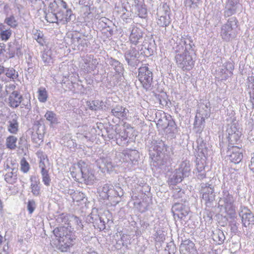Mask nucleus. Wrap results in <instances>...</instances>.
<instances>
[{"label":"nucleus","mask_w":254,"mask_h":254,"mask_svg":"<svg viewBox=\"0 0 254 254\" xmlns=\"http://www.w3.org/2000/svg\"><path fill=\"white\" fill-rule=\"evenodd\" d=\"M19 146L18 147L19 148H20L22 147H26L27 145V141L26 139L23 136L20 137L19 142H18Z\"/></svg>","instance_id":"nucleus-60"},{"label":"nucleus","mask_w":254,"mask_h":254,"mask_svg":"<svg viewBox=\"0 0 254 254\" xmlns=\"http://www.w3.org/2000/svg\"><path fill=\"white\" fill-rule=\"evenodd\" d=\"M184 177H188L190 173V164L188 160L183 161L179 166V167L176 169Z\"/></svg>","instance_id":"nucleus-28"},{"label":"nucleus","mask_w":254,"mask_h":254,"mask_svg":"<svg viewBox=\"0 0 254 254\" xmlns=\"http://www.w3.org/2000/svg\"><path fill=\"white\" fill-rule=\"evenodd\" d=\"M226 71L230 74H232V71L234 69V65L233 63L228 62L224 63L223 65Z\"/></svg>","instance_id":"nucleus-55"},{"label":"nucleus","mask_w":254,"mask_h":254,"mask_svg":"<svg viewBox=\"0 0 254 254\" xmlns=\"http://www.w3.org/2000/svg\"><path fill=\"white\" fill-rule=\"evenodd\" d=\"M139 53L135 47L130 48L125 52L124 57L129 66L136 67L139 63Z\"/></svg>","instance_id":"nucleus-13"},{"label":"nucleus","mask_w":254,"mask_h":254,"mask_svg":"<svg viewBox=\"0 0 254 254\" xmlns=\"http://www.w3.org/2000/svg\"><path fill=\"white\" fill-rule=\"evenodd\" d=\"M239 215L241 217L243 225L245 227L254 224V214L248 207L241 206Z\"/></svg>","instance_id":"nucleus-14"},{"label":"nucleus","mask_w":254,"mask_h":254,"mask_svg":"<svg viewBox=\"0 0 254 254\" xmlns=\"http://www.w3.org/2000/svg\"><path fill=\"white\" fill-rule=\"evenodd\" d=\"M37 154L40 158V161H44L47 158V156L42 151H38Z\"/></svg>","instance_id":"nucleus-63"},{"label":"nucleus","mask_w":254,"mask_h":254,"mask_svg":"<svg viewBox=\"0 0 254 254\" xmlns=\"http://www.w3.org/2000/svg\"><path fill=\"white\" fill-rule=\"evenodd\" d=\"M127 136H128L127 134L126 133V132L125 131L121 132L119 134V137L118 138V139L121 138V142H117V143L119 144V145H122V141H126V140L127 139Z\"/></svg>","instance_id":"nucleus-59"},{"label":"nucleus","mask_w":254,"mask_h":254,"mask_svg":"<svg viewBox=\"0 0 254 254\" xmlns=\"http://www.w3.org/2000/svg\"><path fill=\"white\" fill-rule=\"evenodd\" d=\"M42 59L45 65L53 63L52 51L51 50H45L42 54Z\"/></svg>","instance_id":"nucleus-33"},{"label":"nucleus","mask_w":254,"mask_h":254,"mask_svg":"<svg viewBox=\"0 0 254 254\" xmlns=\"http://www.w3.org/2000/svg\"><path fill=\"white\" fill-rule=\"evenodd\" d=\"M229 152L230 154L228 156L231 162L236 164L241 161L243 157L242 149L237 146H233Z\"/></svg>","instance_id":"nucleus-17"},{"label":"nucleus","mask_w":254,"mask_h":254,"mask_svg":"<svg viewBox=\"0 0 254 254\" xmlns=\"http://www.w3.org/2000/svg\"><path fill=\"white\" fill-rule=\"evenodd\" d=\"M133 205L141 213H143L147 210V206L146 204L139 200L134 201L133 202Z\"/></svg>","instance_id":"nucleus-49"},{"label":"nucleus","mask_w":254,"mask_h":254,"mask_svg":"<svg viewBox=\"0 0 254 254\" xmlns=\"http://www.w3.org/2000/svg\"><path fill=\"white\" fill-rule=\"evenodd\" d=\"M207 119L206 118H203V116H198V118L196 119L195 122L194 123V126L195 127H197L198 129L196 131V133H198L200 131H202V129L204 127V123L205 120Z\"/></svg>","instance_id":"nucleus-38"},{"label":"nucleus","mask_w":254,"mask_h":254,"mask_svg":"<svg viewBox=\"0 0 254 254\" xmlns=\"http://www.w3.org/2000/svg\"><path fill=\"white\" fill-rule=\"evenodd\" d=\"M108 62L109 64L113 67L116 74H117L119 77H121L124 75L125 69L123 64L121 63L113 58L109 59L108 60Z\"/></svg>","instance_id":"nucleus-24"},{"label":"nucleus","mask_w":254,"mask_h":254,"mask_svg":"<svg viewBox=\"0 0 254 254\" xmlns=\"http://www.w3.org/2000/svg\"><path fill=\"white\" fill-rule=\"evenodd\" d=\"M18 117L16 114L10 115L7 122L8 131L12 134H16L18 131L19 124L18 122Z\"/></svg>","instance_id":"nucleus-21"},{"label":"nucleus","mask_w":254,"mask_h":254,"mask_svg":"<svg viewBox=\"0 0 254 254\" xmlns=\"http://www.w3.org/2000/svg\"><path fill=\"white\" fill-rule=\"evenodd\" d=\"M173 48L178 67L183 70H191L194 66L196 57L195 46L191 37L182 36Z\"/></svg>","instance_id":"nucleus-1"},{"label":"nucleus","mask_w":254,"mask_h":254,"mask_svg":"<svg viewBox=\"0 0 254 254\" xmlns=\"http://www.w3.org/2000/svg\"><path fill=\"white\" fill-rule=\"evenodd\" d=\"M42 177V181L46 186H49L51 182V178L48 173V171H41Z\"/></svg>","instance_id":"nucleus-48"},{"label":"nucleus","mask_w":254,"mask_h":254,"mask_svg":"<svg viewBox=\"0 0 254 254\" xmlns=\"http://www.w3.org/2000/svg\"><path fill=\"white\" fill-rule=\"evenodd\" d=\"M150 158L153 165L161 167L165 165L167 159L173 154V148L166 145L162 140H154L149 148Z\"/></svg>","instance_id":"nucleus-2"},{"label":"nucleus","mask_w":254,"mask_h":254,"mask_svg":"<svg viewBox=\"0 0 254 254\" xmlns=\"http://www.w3.org/2000/svg\"><path fill=\"white\" fill-rule=\"evenodd\" d=\"M71 40V42L72 44L78 47L79 41L81 40V38L78 36L77 34H75V35H72Z\"/></svg>","instance_id":"nucleus-57"},{"label":"nucleus","mask_w":254,"mask_h":254,"mask_svg":"<svg viewBox=\"0 0 254 254\" xmlns=\"http://www.w3.org/2000/svg\"><path fill=\"white\" fill-rule=\"evenodd\" d=\"M17 138L14 135H9L6 139V146L10 150H14L16 147Z\"/></svg>","instance_id":"nucleus-34"},{"label":"nucleus","mask_w":254,"mask_h":254,"mask_svg":"<svg viewBox=\"0 0 254 254\" xmlns=\"http://www.w3.org/2000/svg\"><path fill=\"white\" fill-rule=\"evenodd\" d=\"M128 111L126 108L118 105L111 110V114L118 119L126 118Z\"/></svg>","instance_id":"nucleus-26"},{"label":"nucleus","mask_w":254,"mask_h":254,"mask_svg":"<svg viewBox=\"0 0 254 254\" xmlns=\"http://www.w3.org/2000/svg\"><path fill=\"white\" fill-rule=\"evenodd\" d=\"M239 0H227L224 10V16L230 17L236 12Z\"/></svg>","instance_id":"nucleus-18"},{"label":"nucleus","mask_w":254,"mask_h":254,"mask_svg":"<svg viewBox=\"0 0 254 254\" xmlns=\"http://www.w3.org/2000/svg\"><path fill=\"white\" fill-rule=\"evenodd\" d=\"M138 78L143 87L146 90L149 89L153 81L152 69L145 64L140 67L138 69Z\"/></svg>","instance_id":"nucleus-8"},{"label":"nucleus","mask_w":254,"mask_h":254,"mask_svg":"<svg viewBox=\"0 0 254 254\" xmlns=\"http://www.w3.org/2000/svg\"><path fill=\"white\" fill-rule=\"evenodd\" d=\"M44 117L50 123V127H54L60 123L59 116L53 111L48 110Z\"/></svg>","instance_id":"nucleus-27"},{"label":"nucleus","mask_w":254,"mask_h":254,"mask_svg":"<svg viewBox=\"0 0 254 254\" xmlns=\"http://www.w3.org/2000/svg\"><path fill=\"white\" fill-rule=\"evenodd\" d=\"M104 103L100 100H93L87 102L89 108L93 111H97L102 109Z\"/></svg>","instance_id":"nucleus-35"},{"label":"nucleus","mask_w":254,"mask_h":254,"mask_svg":"<svg viewBox=\"0 0 254 254\" xmlns=\"http://www.w3.org/2000/svg\"><path fill=\"white\" fill-rule=\"evenodd\" d=\"M129 40L132 44L137 45L143 41V33L141 30L137 27H133L130 36Z\"/></svg>","instance_id":"nucleus-20"},{"label":"nucleus","mask_w":254,"mask_h":254,"mask_svg":"<svg viewBox=\"0 0 254 254\" xmlns=\"http://www.w3.org/2000/svg\"><path fill=\"white\" fill-rule=\"evenodd\" d=\"M4 21L11 27L14 28L17 26V22L13 15H11L10 17L6 18Z\"/></svg>","instance_id":"nucleus-50"},{"label":"nucleus","mask_w":254,"mask_h":254,"mask_svg":"<svg viewBox=\"0 0 254 254\" xmlns=\"http://www.w3.org/2000/svg\"><path fill=\"white\" fill-rule=\"evenodd\" d=\"M58 6L59 7H63L62 5L58 3V5L53 4L51 2L49 4V8L51 11H49L46 14L45 19L47 22L49 23H58L61 22V20L63 19V14L61 10L58 9Z\"/></svg>","instance_id":"nucleus-10"},{"label":"nucleus","mask_w":254,"mask_h":254,"mask_svg":"<svg viewBox=\"0 0 254 254\" xmlns=\"http://www.w3.org/2000/svg\"><path fill=\"white\" fill-rule=\"evenodd\" d=\"M235 199L227 190H223L220 197L219 205L224 207L227 213L231 217L235 214Z\"/></svg>","instance_id":"nucleus-6"},{"label":"nucleus","mask_w":254,"mask_h":254,"mask_svg":"<svg viewBox=\"0 0 254 254\" xmlns=\"http://www.w3.org/2000/svg\"><path fill=\"white\" fill-rule=\"evenodd\" d=\"M7 50V53L9 54V58H10L14 57L15 55L17 56L22 55L21 46L18 44V42L15 41L13 43H9Z\"/></svg>","instance_id":"nucleus-25"},{"label":"nucleus","mask_w":254,"mask_h":254,"mask_svg":"<svg viewBox=\"0 0 254 254\" xmlns=\"http://www.w3.org/2000/svg\"><path fill=\"white\" fill-rule=\"evenodd\" d=\"M36 207V202L34 200H29L27 202V210L29 214H32L35 210Z\"/></svg>","instance_id":"nucleus-53"},{"label":"nucleus","mask_w":254,"mask_h":254,"mask_svg":"<svg viewBox=\"0 0 254 254\" xmlns=\"http://www.w3.org/2000/svg\"><path fill=\"white\" fill-rule=\"evenodd\" d=\"M113 186L110 184H106L98 189V192L104 199H109V197H113Z\"/></svg>","instance_id":"nucleus-22"},{"label":"nucleus","mask_w":254,"mask_h":254,"mask_svg":"<svg viewBox=\"0 0 254 254\" xmlns=\"http://www.w3.org/2000/svg\"><path fill=\"white\" fill-rule=\"evenodd\" d=\"M197 178L199 180H203L206 178L205 171H198L196 173Z\"/></svg>","instance_id":"nucleus-62"},{"label":"nucleus","mask_w":254,"mask_h":254,"mask_svg":"<svg viewBox=\"0 0 254 254\" xmlns=\"http://www.w3.org/2000/svg\"><path fill=\"white\" fill-rule=\"evenodd\" d=\"M31 182L30 188L31 192L34 196H38L40 194V187L39 186L40 181L35 176H32L30 178Z\"/></svg>","instance_id":"nucleus-29"},{"label":"nucleus","mask_w":254,"mask_h":254,"mask_svg":"<svg viewBox=\"0 0 254 254\" xmlns=\"http://www.w3.org/2000/svg\"><path fill=\"white\" fill-rule=\"evenodd\" d=\"M53 233L59 241V249L63 252H67L75 243L76 236L71 226H61L53 230Z\"/></svg>","instance_id":"nucleus-5"},{"label":"nucleus","mask_w":254,"mask_h":254,"mask_svg":"<svg viewBox=\"0 0 254 254\" xmlns=\"http://www.w3.org/2000/svg\"><path fill=\"white\" fill-rule=\"evenodd\" d=\"M171 211L175 219H184L188 215L190 208L183 202L177 201L172 206Z\"/></svg>","instance_id":"nucleus-12"},{"label":"nucleus","mask_w":254,"mask_h":254,"mask_svg":"<svg viewBox=\"0 0 254 254\" xmlns=\"http://www.w3.org/2000/svg\"><path fill=\"white\" fill-rule=\"evenodd\" d=\"M70 222H71L76 226V229L77 230L83 229V225L81 222V220H80L79 218L77 217L76 216L73 215L70 216Z\"/></svg>","instance_id":"nucleus-44"},{"label":"nucleus","mask_w":254,"mask_h":254,"mask_svg":"<svg viewBox=\"0 0 254 254\" xmlns=\"http://www.w3.org/2000/svg\"><path fill=\"white\" fill-rule=\"evenodd\" d=\"M96 166L102 173H110L113 171L114 165L109 158H100L96 161Z\"/></svg>","instance_id":"nucleus-16"},{"label":"nucleus","mask_w":254,"mask_h":254,"mask_svg":"<svg viewBox=\"0 0 254 254\" xmlns=\"http://www.w3.org/2000/svg\"><path fill=\"white\" fill-rule=\"evenodd\" d=\"M38 99L41 103H45L48 98V94L45 88L40 87L38 90Z\"/></svg>","instance_id":"nucleus-36"},{"label":"nucleus","mask_w":254,"mask_h":254,"mask_svg":"<svg viewBox=\"0 0 254 254\" xmlns=\"http://www.w3.org/2000/svg\"><path fill=\"white\" fill-rule=\"evenodd\" d=\"M126 154L129 160L132 163H133L134 162H137L139 158V153L136 150H130L127 152Z\"/></svg>","instance_id":"nucleus-40"},{"label":"nucleus","mask_w":254,"mask_h":254,"mask_svg":"<svg viewBox=\"0 0 254 254\" xmlns=\"http://www.w3.org/2000/svg\"><path fill=\"white\" fill-rule=\"evenodd\" d=\"M11 35V31L10 29H3L0 33V37L2 40L7 41Z\"/></svg>","instance_id":"nucleus-51"},{"label":"nucleus","mask_w":254,"mask_h":254,"mask_svg":"<svg viewBox=\"0 0 254 254\" xmlns=\"http://www.w3.org/2000/svg\"><path fill=\"white\" fill-rule=\"evenodd\" d=\"M184 178L182 174L176 169L169 177L168 180L169 184L170 185H176L181 183Z\"/></svg>","instance_id":"nucleus-30"},{"label":"nucleus","mask_w":254,"mask_h":254,"mask_svg":"<svg viewBox=\"0 0 254 254\" xmlns=\"http://www.w3.org/2000/svg\"><path fill=\"white\" fill-rule=\"evenodd\" d=\"M15 169H12V170L10 172H7L4 176L5 180L9 183H12L13 180L16 178L17 175L16 174V171L14 172Z\"/></svg>","instance_id":"nucleus-46"},{"label":"nucleus","mask_w":254,"mask_h":254,"mask_svg":"<svg viewBox=\"0 0 254 254\" xmlns=\"http://www.w3.org/2000/svg\"><path fill=\"white\" fill-rule=\"evenodd\" d=\"M44 135L43 133H34V132H32L31 134V139L33 142L35 143L37 145L39 146L41 143L43 142Z\"/></svg>","instance_id":"nucleus-43"},{"label":"nucleus","mask_w":254,"mask_h":254,"mask_svg":"<svg viewBox=\"0 0 254 254\" xmlns=\"http://www.w3.org/2000/svg\"><path fill=\"white\" fill-rule=\"evenodd\" d=\"M185 196L184 191L180 189H176L173 190V197L174 199H181L180 202H185L186 199L183 198Z\"/></svg>","instance_id":"nucleus-39"},{"label":"nucleus","mask_w":254,"mask_h":254,"mask_svg":"<svg viewBox=\"0 0 254 254\" xmlns=\"http://www.w3.org/2000/svg\"><path fill=\"white\" fill-rule=\"evenodd\" d=\"M52 3L55 5H58V3H59L63 6L61 8V7L58 6V9L61 10L63 14V19L61 20V22L62 24H65L75 19V16L73 13L71 8L67 5L65 1L63 0H54Z\"/></svg>","instance_id":"nucleus-9"},{"label":"nucleus","mask_w":254,"mask_h":254,"mask_svg":"<svg viewBox=\"0 0 254 254\" xmlns=\"http://www.w3.org/2000/svg\"><path fill=\"white\" fill-rule=\"evenodd\" d=\"M237 20L236 17L230 18L227 22L221 27V36L225 41H230L236 36L235 29L237 27Z\"/></svg>","instance_id":"nucleus-7"},{"label":"nucleus","mask_w":254,"mask_h":254,"mask_svg":"<svg viewBox=\"0 0 254 254\" xmlns=\"http://www.w3.org/2000/svg\"><path fill=\"white\" fill-rule=\"evenodd\" d=\"M138 15L141 18H145L147 15V9L143 6V5H141L138 7Z\"/></svg>","instance_id":"nucleus-56"},{"label":"nucleus","mask_w":254,"mask_h":254,"mask_svg":"<svg viewBox=\"0 0 254 254\" xmlns=\"http://www.w3.org/2000/svg\"><path fill=\"white\" fill-rule=\"evenodd\" d=\"M33 129L35 131L34 133H45V126L42 125L39 121L34 122Z\"/></svg>","instance_id":"nucleus-45"},{"label":"nucleus","mask_w":254,"mask_h":254,"mask_svg":"<svg viewBox=\"0 0 254 254\" xmlns=\"http://www.w3.org/2000/svg\"><path fill=\"white\" fill-rule=\"evenodd\" d=\"M98 220H100V217L97 214H91L90 218L89 220L90 223H98Z\"/></svg>","instance_id":"nucleus-58"},{"label":"nucleus","mask_w":254,"mask_h":254,"mask_svg":"<svg viewBox=\"0 0 254 254\" xmlns=\"http://www.w3.org/2000/svg\"><path fill=\"white\" fill-rule=\"evenodd\" d=\"M250 94V102L252 106V109H254V93H249Z\"/></svg>","instance_id":"nucleus-64"},{"label":"nucleus","mask_w":254,"mask_h":254,"mask_svg":"<svg viewBox=\"0 0 254 254\" xmlns=\"http://www.w3.org/2000/svg\"><path fill=\"white\" fill-rule=\"evenodd\" d=\"M33 38L37 41V42L41 46H44L46 42L44 38V34L42 32L39 30H36L33 34Z\"/></svg>","instance_id":"nucleus-41"},{"label":"nucleus","mask_w":254,"mask_h":254,"mask_svg":"<svg viewBox=\"0 0 254 254\" xmlns=\"http://www.w3.org/2000/svg\"><path fill=\"white\" fill-rule=\"evenodd\" d=\"M212 237L213 240L219 245L223 244L225 239L223 232L220 230H216L215 232H213Z\"/></svg>","instance_id":"nucleus-37"},{"label":"nucleus","mask_w":254,"mask_h":254,"mask_svg":"<svg viewBox=\"0 0 254 254\" xmlns=\"http://www.w3.org/2000/svg\"><path fill=\"white\" fill-rule=\"evenodd\" d=\"M157 15L159 16L157 21L158 25L163 27L169 25L171 23L170 7L166 3H163L162 5L160 6Z\"/></svg>","instance_id":"nucleus-11"},{"label":"nucleus","mask_w":254,"mask_h":254,"mask_svg":"<svg viewBox=\"0 0 254 254\" xmlns=\"http://www.w3.org/2000/svg\"><path fill=\"white\" fill-rule=\"evenodd\" d=\"M4 74L12 81H14L18 77V72L16 71L13 68H6Z\"/></svg>","instance_id":"nucleus-42"},{"label":"nucleus","mask_w":254,"mask_h":254,"mask_svg":"<svg viewBox=\"0 0 254 254\" xmlns=\"http://www.w3.org/2000/svg\"><path fill=\"white\" fill-rule=\"evenodd\" d=\"M21 170L24 173L27 172L29 170V165L25 158L21 160Z\"/></svg>","instance_id":"nucleus-54"},{"label":"nucleus","mask_w":254,"mask_h":254,"mask_svg":"<svg viewBox=\"0 0 254 254\" xmlns=\"http://www.w3.org/2000/svg\"><path fill=\"white\" fill-rule=\"evenodd\" d=\"M200 192L202 194V201L206 205L204 212V218L207 221L212 220L214 215L213 209L216 206L215 202V193L214 192V186L211 180L207 182H202L200 184Z\"/></svg>","instance_id":"nucleus-3"},{"label":"nucleus","mask_w":254,"mask_h":254,"mask_svg":"<svg viewBox=\"0 0 254 254\" xmlns=\"http://www.w3.org/2000/svg\"><path fill=\"white\" fill-rule=\"evenodd\" d=\"M70 174L75 181L81 183H84L87 185H92L95 179L90 166L81 160L73 165Z\"/></svg>","instance_id":"nucleus-4"},{"label":"nucleus","mask_w":254,"mask_h":254,"mask_svg":"<svg viewBox=\"0 0 254 254\" xmlns=\"http://www.w3.org/2000/svg\"><path fill=\"white\" fill-rule=\"evenodd\" d=\"M166 119L168 121L167 127L170 130V132H174L176 131L177 130V125L172 117L169 116Z\"/></svg>","instance_id":"nucleus-47"},{"label":"nucleus","mask_w":254,"mask_h":254,"mask_svg":"<svg viewBox=\"0 0 254 254\" xmlns=\"http://www.w3.org/2000/svg\"><path fill=\"white\" fill-rule=\"evenodd\" d=\"M58 220L59 222L65 223L68 220V216L63 213L59 216Z\"/></svg>","instance_id":"nucleus-61"},{"label":"nucleus","mask_w":254,"mask_h":254,"mask_svg":"<svg viewBox=\"0 0 254 254\" xmlns=\"http://www.w3.org/2000/svg\"><path fill=\"white\" fill-rule=\"evenodd\" d=\"M210 103L207 102L205 103H201L198 105L197 112L195 118H198V116H203V118H208L210 115Z\"/></svg>","instance_id":"nucleus-23"},{"label":"nucleus","mask_w":254,"mask_h":254,"mask_svg":"<svg viewBox=\"0 0 254 254\" xmlns=\"http://www.w3.org/2000/svg\"><path fill=\"white\" fill-rule=\"evenodd\" d=\"M198 133L199 135L196 140L197 150L203 156L206 157L208 155L209 144L207 143V141L208 137L206 136L205 132L200 131Z\"/></svg>","instance_id":"nucleus-15"},{"label":"nucleus","mask_w":254,"mask_h":254,"mask_svg":"<svg viewBox=\"0 0 254 254\" xmlns=\"http://www.w3.org/2000/svg\"><path fill=\"white\" fill-rule=\"evenodd\" d=\"M236 130L237 128L235 127H234V130L231 127L227 129L228 133V139L229 142L231 144H234L239 139V131L237 133Z\"/></svg>","instance_id":"nucleus-32"},{"label":"nucleus","mask_w":254,"mask_h":254,"mask_svg":"<svg viewBox=\"0 0 254 254\" xmlns=\"http://www.w3.org/2000/svg\"><path fill=\"white\" fill-rule=\"evenodd\" d=\"M194 244L190 240H186L180 246V252L184 254L190 253L192 250Z\"/></svg>","instance_id":"nucleus-31"},{"label":"nucleus","mask_w":254,"mask_h":254,"mask_svg":"<svg viewBox=\"0 0 254 254\" xmlns=\"http://www.w3.org/2000/svg\"><path fill=\"white\" fill-rule=\"evenodd\" d=\"M22 95L18 91H13L8 97V105L11 108H16L22 103Z\"/></svg>","instance_id":"nucleus-19"},{"label":"nucleus","mask_w":254,"mask_h":254,"mask_svg":"<svg viewBox=\"0 0 254 254\" xmlns=\"http://www.w3.org/2000/svg\"><path fill=\"white\" fill-rule=\"evenodd\" d=\"M113 192H112L113 197H121L124 195L123 190L120 186H115V187H113Z\"/></svg>","instance_id":"nucleus-52"}]
</instances>
